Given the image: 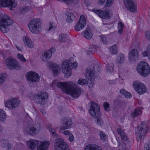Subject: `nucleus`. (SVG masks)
<instances>
[{
	"instance_id": "1",
	"label": "nucleus",
	"mask_w": 150,
	"mask_h": 150,
	"mask_svg": "<svg viewBox=\"0 0 150 150\" xmlns=\"http://www.w3.org/2000/svg\"><path fill=\"white\" fill-rule=\"evenodd\" d=\"M62 89L63 92L70 95L74 98H77L81 93V88L76 86L74 83L71 81L57 82L53 81L51 86L54 87L56 86Z\"/></svg>"
},
{
	"instance_id": "2",
	"label": "nucleus",
	"mask_w": 150,
	"mask_h": 150,
	"mask_svg": "<svg viewBox=\"0 0 150 150\" xmlns=\"http://www.w3.org/2000/svg\"><path fill=\"white\" fill-rule=\"evenodd\" d=\"M73 59L72 58H71L69 60H66L62 63V71L63 73L65 74V76L66 78H68L71 76V69H76L78 67L77 63L74 62L71 64V67H70V64L71 62V61Z\"/></svg>"
},
{
	"instance_id": "3",
	"label": "nucleus",
	"mask_w": 150,
	"mask_h": 150,
	"mask_svg": "<svg viewBox=\"0 0 150 150\" xmlns=\"http://www.w3.org/2000/svg\"><path fill=\"white\" fill-rule=\"evenodd\" d=\"M13 21L5 14H0V29L5 33L8 30V26L12 24Z\"/></svg>"
},
{
	"instance_id": "4",
	"label": "nucleus",
	"mask_w": 150,
	"mask_h": 150,
	"mask_svg": "<svg viewBox=\"0 0 150 150\" xmlns=\"http://www.w3.org/2000/svg\"><path fill=\"white\" fill-rule=\"evenodd\" d=\"M30 30L34 34H38L41 30V24L38 19L32 20L28 24Z\"/></svg>"
},
{
	"instance_id": "5",
	"label": "nucleus",
	"mask_w": 150,
	"mask_h": 150,
	"mask_svg": "<svg viewBox=\"0 0 150 150\" xmlns=\"http://www.w3.org/2000/svg\"><path fill=\"white\" fill-rule=\"evenodd\" d=\"M91 109L89 112L93 117L96 118L97 124L101 125L103 123L101 119L99 117H97L100 115L99 107L93 102H91Z\"/></svg>"
},
{
	"instance_id": "6",
	"label": "nucleus",
	"mask_w": 150,
	"mask_h": 150,
	"mask_svg": "<svg viewBox=\"0 0 150 150\" xmlns=\"http://www.w3.org/2000/svg\"><path fill=\"white\" fill-rule=\"evenodd\" d=\"M137 69L138 72L144 76H146L150 73V68L149 65L143 61L141 62L138 64Z\"/></svg>"
},
{
	"instance_id": "7",
	"label": "nucleus",
	"mask_w": 150,
	"mask_h": 150,
	"mask_svg": "<svg viewBox=\"0 0 150 150\" xmlns=\"http://www.w3.org/2000/svg\"><path fill=\"white\" fill-rule=\"evenodd\" d=\"M5 63L7 68L11 70L15 69L16 70H20L21 67L20 63L16 60L9 57L7 58L5 60Z\"/></svg>"
},
{
	"instance_id": "8",
	"label": "nucleus",
	"mask_w": 150,
	"mask_h": 150,
	"mask_svg": "<svg viewBox=\"0 0 150 150\" xmlns=\"http://www.w3.org/2000/svg\"><path fill=\"white\" fill-rule=\"evenodd\" d=\"M41 129V125L39 123H36L33 125H28L25 128V131L28 134L35 135L38 134Z\"/></svg>"
},
{
	"instance_id": "9",
	"label": "nucleus",
	"mask_w": 150,
	"mask_h": 150,
	"mask_svg": "<svg viewBox=\"0 0 150 150\" xmlns=\"http://www.w3.org/2000/svg\"><path fill=\"white\" fill-rule=\"evenodd\" d=\"M48 98L47 93L45 92H40L35 94L34 96V100L35 102L41 105L44 104L45 100Z\"/></svg>"
},
{
	"instance_id": "10",
	"label": "nucleus",
	"mask_w": 150,
	"mask_h": 150,
	"mask_svg": "<svg viewBox=\"0 0 150 150\" xmlns=\"http://www.w3.org/2000/svg\"><path fill=\"white\" fill-rule=\"evenodd\" d=\"M133 86L135 91L139 95L145 93L146 91L145 85L139 81H134Z\"/></svg>"
},
{
	"instance_id": "11",
	"label": "nucleus",
	"mask_w": 150,
	"mask_h": 150,
	"mask_svg": "<svg viewBox=\"0 0 150 150\" xmlns=\"http://www.w3.org/2000/svg\"><path fill=\"white\" fill-rule=\"evenodd\" d=\"M17 2L16 0H0V7H7L11 9L16 7Z\"/></svg>"
},
{
	"instance_id": "12",
	"label": "nucleus",
	"mask_w": 150,
	"mask_h": 150,
	"mask_svg": "<svg viewBox=\"0 0 150 150\" xmlns=\"http://www.w3.org/2000/svg\"><path fill=\"white\" fill-rule=\"evenodd\" d=\"M54 149L55 150H70L66 143L63 139L60 138H57L56 140Z\"/></svg>"
},
{
	"instance_id": "13",
	"label": "nucleus",
	"mask_w": 150,
	"mask_h": 150,
	"mask_svg": "<svg viewBox=\"0 0 150 150\" xmlns=\"http://www.w3.org/2000/svg\"><path fill=\"white\" fill-rule=\"evenodd\" d=\"M27 80L30 82H36L40 80V76L36 72L30 71L26 74Z\"/></svg>"
},
{
	"instance_id": "14",
	"label": "nucleus",
	"mask_w": 150,
	"mask_h": 150,
	"mask_svg": "<svg viewBox=\"0 0 150 150\" xmlns=\"http://www.w3.org/2000/svg\"><path fill=\"white\" fill-rule=\"evenodd\" d=\"M86 24V20L84 15L81 16L80 19L77 23L75 25L74 28L76 31H79L83 29Z\"/></svg>"
},
{
	"instance_id": "15",
	"label": "nucleus",
	"mask_w": 150,
	"mask_h": 150,
	"mask_svg": "<svg viewBox=\"0 0 150 150\" xmlns=\"http://www.w3.org/2000/svg\"><path fill=\"white\" fill-rule=\"evenodd\" d=\"M125 7L127 9L132 12H135L137 11V4L132 0H124Z\"/></svg>"
},
{
	"instance_id": "16",
	"label": "nucleus",
	"mask_w": 150,
	"mask_h": 150,
	"mask_svg": "<svg viewBox=\"0 0 150 150\" xmlns=\"http://www.w3.org/2000/svg\"><path fill=\"white\" fill-rule=\"evenodd\" d=\"M20 104L18 99L14 98H11L5 103L6 107L10 108H13L17 107Z\"/></svg>"
},
{
	"instance_id": "17",
	"label": "nucleus",
	"mask_w": 150,
	"mask_h": 150,
	"mask_svg": "<svg viewBox=\"0 0 150 150\" xmlns=\"http://www.w3.org/2000/svg\"><path fill=\"white\" fill-rule=\"evenodd\" d=\"M92 11L102 18L108 19L110 18L109 12L108 10L103 11L101 10L93 9H92Z\"/></svg>"
},
{
	"instance_id": "18",
	"label": "nucleus",
	"mask_w": 150,
	"mask_h": 150,
	"mask_svg": "<svg viewBox=\"0 0 150 150\" xmlns=\"http://www.w3.org/2000/svg\"><path fill=\"white\" fill-rule=\"evenodd\" d=\"M140 128H138V130L136 132V134L139 136V137L141 138L142 137L145 135L147 133V131H148L147 126L146 125H144L141 124L139 126Z\"/></svg>"
},
{
	"instance_id": "19",
	"label": "nucleus",
	"mask_w": 150,
	"mask_h": 150,
	"mask_svg": "<svg viewBox=\"0 0 150 150\" xmlns=\"http://www.w3.org/2000/svg\"><path fill=\"white\" fill-rule=\"evenodd\" d=\"M47 64L52 68L53 74L54 75H57L60 72V67L58 65L56 64H53V62H49Z\"/></svg>"
},
{
	"instance_id": "20",
	"label": "nucleus",
	"mask_w": 150,
	"mask_h": 150,
	"mask_svg": "<svg viewBox=\"0 0 150 150\" xmlns=\"http://www.w3.org/2000/svg\"><path fill=\"white\" fill-rule=\"evenodd\" d=\"M71 119L69 118H67L64 120V122L61 126L60 129L64 130L69 129L72 125Z\"/></svg>"
},
{
	"instance_id": "21",
	"label": "nucleus",
	"mask_w": 150,
	"mask_h": 150,
	"mask_svg": "<svg viewBox=\"0 0 150 150\" xmlns=\"http://www.w3.org/2000/svg\"><path fill=\"white\" fill-rule=\"evenodd\" d=\"M39 141L37 140L30 139L27 142V145L32 149H35L39 144Z\"/></svg>"
},
{
	"instance_id": "22",
	"label": "nucleus",
	"mask_w": 150,
	"mask_h": 150,
	"mask_svg": "<svg viewBox=\"0 0 150 150\" xmlns=\"http://www.w3.org/2000/svg\"><path fill=\"white\" fill-rule=\"evenodd\" d=\"M52 55V51L51 49L47 51H45L42 55L41 59L43 61H46L51 58Z\"/></svg>"
},
{
	"instance_id": "23",
	"label": "nucleus",
	"mask_w": 150,
	"mask_h": 150,
	"mask_svg": "<svg viewBox=\"0 0 150 150\" xmlns=\"http://www.w3.org/2000/svg\"><path fill=\"white\" fill-rule=\"evenodd\" d=\"M50 144V142L49 141H41L37 150H47Z\"/></svg>"
},
{
	"instance_id": "24",
	"label": "nucleus",
	"mask_w": 150,
	"mask_h": 150,
	"mask_svg": "<svg viewBox=\"0 0 150 150\" xmlns=\"http://www.w3.org/2000/svg\"><path fill=\"white\" fill-rule=\"evenodd\" d=\"M139 57L138 50L135 49L132 50L129 52V59L130 60H135Z\"/></svg>"
},
{
	"instance_id": "25",
	"label": "nucleus",
	"mask_w": 150,
	"mask_h": 150,
	"mask_svg": "<svg viewBox=\"0 0 150 150\" xmlns=\"http://www.w3.org/2000/svg\"><path fill=\"white\" fill-rule=\"evenodd\" d=\"M84 150H102L101 147L96 144H92L87 145Z\"/></svg>"
},
{
	"instance_id": "26",
	"label": "nucleus",
	"mask_w": 150,
	"mask_h": 150,
	"mask_svg": "<svg viewBox=\"0 0 150 150\" xmlns=\"http://www.w3.org/2000/svg\"><path fill=\"white\" fill-rule=\"evenodd\" d=\"M24 43L25 45L29 48H33L34 47L33 43L28 37H26L23 39Z\"/></svg>"
},
{
	"instance_id": "27",
	"label": "nucleus",
	"mask_w": 150,
	"mask_h": 150,
	"mask_svg": "<svg viewBox=\"0 0 150 150\" xmlns=\"http://www.w3.org/2000/svg\"><path fill=\"white\" fill-rule=\"evenodd\" d=\"M83 35L85 38L87 39L90 40L92 37L93 34L91 30L87 29L83 32Z\"/></svg>"
},
{
	"instance_id": "28",
	"label": "nucleus",
	"mask_w": 150,
	"mask_h": 150,
	"mask_svg": "<svg viewBox=\"0 0 150 150\" xmlns=\"http://www.w3.org/2000/svg\"><path fill=\"white\" fill-rule=\"evenodd\" d=\"M141 109H143V108H137L134 110V111L131 113V116L133 117H135L141 115L142 113Z\"/></svg>"
},
{
	"instance_id": "29",
	"label": "nucleus",
	"mask_w": 150,
	"mask_h": 150,
	"mask_svg": "<svg viewBox=\"0 0 150 150\" xmlns=\"http://www.w3.org/2000/svg\"><path fill=\"white\" fill-rule=\"evenodd\" d=\"M93 72V69H88L86 74V77L88 79H93V77H94Z\"/></svg>"
},
{
	"instance_id": "30",
	"label": "nucleus",
	"mask_w": 150,
	"mask_h": 150,
	"mask_svg": "<svg viewBox=\"0 0 150 150\" xmlns=\"http://www.w3.org/2000/svg\"><path fill=\"white\" fill-rule=\"evenodd\" d=\"M67 17L66 18V21L71 23L75 19V16L73 13L70 12L67 13Z\"/></svg>"
},
{
	"instance_id": "31",
	"label": "nucleus",
	"mask_w": 150,
	"mask_h": 150,
	"mask_svg": "<svg viewBox=\"0 0 150 150\" xmlns=\"http://www.w3.org/2000/svg\"><path fill=\"white\" fill-rule=\"evenodd\" d=\"M117 131L121 137L122 139L124 140H127L128 139L127 137L124 132V131L121 128H118L117 129Z\"/></svg>"
},
{
	"instance_id": "32",
	"label": "nucleus",
	"mask_w": 150,
	"mask_h": 150,
	"mask_svg": "<svg viewBox=\"0 0 150 150\" xmlns=\"http://www.w3.org/2000/svg\"><path fill=\"white\" fill-rule=\"evenodd\" d=\"M2 144H3V147L5 148L7 150H9L12 147V146L8 143L7 140H3L1 142Z\"/></svg>"
},
{
	"instance_id": "33",
	"label": "nucleus",
	"mask_w": 150,
	"mask_h": 150,
	"mask_svg": "<svg viewBox=\"0 0 150 150\" xmlns=\"http://www.w3.org/2000/svg\"><path fill=\"white\" fill-rule=\"evenodd\" d=\"M124 59L125 56L124 55L122 54H119L117 57V62L119 64H122L124 62Z\"/></svg>"
},
{
	"instance_id": "34",
	"label": "nucleus",
	"mask_w": 150,
	"mask_h": 150,
	"mask_svg": "<svg viewBox=\"0 0 150 150\" xmlns=\"http://www.w3.org/2000/svg\"><path fill=\"white\" fill-rule=\"evenodd\" d=\"M96 50V48L93 45L90 46L89 47L88 50H86V53L88 54H93Z\"/></svg>"
},
{
	"instance_id": "35",
	"label": "nucleus",
	"mask_w": 150,
	"mask_h": 150,
	"mask_svg": "<svg viewBox=\"0 0 150 150\" xmlns=\"http://www.w3.org/2000/svg\"><path fill=\"white\" fill-rule=\"evenodd\" d=\"M114 65L112 63L108 64L107 66L106 70L109 73L112 72L114 70Z\"/></svg>"
},
{
	"instance_id": "36",
	"label": "nucleus",
	"mask_w": 150,
	"mask_h": 150,
	"mask_svg": "<svg viewBox=\"0 0 150 150\" xmlns=\"http://www.w3.org/2000/svg\"><path fill=\"white\" fill-rule=\"evenodd\" d=\"M110 52L112 54H115L117 53V47L115 45L110 47Z\"/></svg>"
},
{
	"instance_id": "37",
	"label": "nucleus",
	"mask_w": 150,
	"mask_h": 150,
	"mask_svg": "<svg viewBox=\"0 0 150 150\" xmlns=\"http://www.w3.org/2000/svg\"><path fill=\"white\" fill-rule=\"evenodd\" d=\"M6 75L4 73L0 74V85H1L6 80Z\"/></svg>"
},
{
	"instance_id": "38",
	"label": "nucleus",
	"mask_w": 150,
	"mask_h": 150,
	"mask_svg": "<svg viewBox=\"0 0 150 150\" xmlns=\"http://www.w3.org/2000/svg\"><path fill=\"white\" fill-rule=\"evenodd\" d=\"M59 40L61 42H64L67 39V35H66L62 33L59 37Z\"/></svg>"
},
{
	"instance_id": "39",
	"label": "nucleus",
	"mask_w": 150,
	"mask_h": 150,
	"mask_svg": "<svg viewBox=\"0 0 150 150\" xmlns=\"http://www.w3.org/2000/svg\"><path fill=\"white\" fill-rule=\"evenodd\" d=\"M6 115L5 112L2 109H0V120L4 121L6 118Z\"/></svg>"
},
{
	"instance_id": "40",
	"label": "nucleus",
	"mask_w": 150,
	"mask_h": 150,
	"mask_svg": "<svg viewBox=\"0 0 150 150\" xmlns=\"http://www.w3.org/2000/svg\"><path fill=\"white\" fill-rule=\"evenodd\" d=\"M47 129L50 131L51 133V134L53 137H57V134L54 129H52L50 127H48Z\"/></svg>"
},
{
	"instance_id": "41",
	"label": "nucleus",
	"mask_w": 150,
	"mask_h": 150,
	"mask_svg": "<svg viewBox=\"0 0 150 150\" xmlns=\"http://www.w3.org/2000/svg\"><path fill=\"white\" fill-rule=\"evenodd\" d=\"M124 25L121 22H119L118 23V28L119 33L120 34L122 33L123 32V28L124 27Z\"/></svg>"
},
{
	"instance_id": "42",
	"label": "nucleus",
	"mask_w": 150,
	"mask_h": 150,
	"mask_svg": "<svg viewBox=\"0 0 150 150\" xmlns=\"http://www.w3.org/2000/svg\"><path fill=\"white\" fill-rule=\"evenodd\" d=\"M114 2V0H106L105 7H108L111 6Z\"/></svg>"
},
{
	"instance_id": "43",
	"label": "nucleus",
	"mask_w": 150,
	"mask_h": 150,
	"mask_svg": "<svg viewBox=\"0 0 150 150\" xmlns=\"http://www.w3.org/2000/svg\"><path fill=\"white\" fill-rule=\"evenodd\" d=\"M100 139L103 141L105 140L107 137V136L101 131H100Z\"/></svg>"
},
{
	"instance_id": "44",
	"label": "nucleus",
	"mask_w": 150,
	"mask_h": 150,
	"mask_svg": "<svg viewBox=\"0 0 150 150\" xmlns=\"http://www.w3.org/2000/svg\"><path fill=\"white\" fill-rule=\"evenodd\" d=\"M78 83L80 85H86L88 83V81L85 79H81L78 80Z\"/></svg>"
},
{
	"instance_id": "45",
	"label": "nucleus",
	"mask_w": 150,
	"mask_h": 150,
	"mask_svg": "<svg viewBox=\"0 0 150 150\" xmlns=\"http://www.w3.org/2000/svg\"><path fill=\"white\" fill-rule=\"evenodd\" d=\"M17 57L21 61L25 62L26 61V60L24 57L23 55L18 53L17 54Z\"/></svg>"
},
{
	"instance_id": "46",
	"label": "nucleus",
	"mask_w": 150,
	"mask_h": 150,
	"mask_svg": "<svg viewBox=\"0 0 150 150\" xmlns=\"http://www.w3.org/2000/svg\"><path fill=\"white\" fill-rule=\"evenodd\" d=\"M144 35L146 39L150 41V31H147L145 32Z\"/></svg>"
},
{
	"instance_id": "47",
	"label": "nucleus",
	"mask_w": 150,
	"mask_h": 150,
	"mask_svg": "<svg viewBox=\"0 0 150 150\" xmlns=\"http://www.w3.org/2000/svg\"><path fill=\"white\" fill-rule=\"evenodd\" d=\"M29 8L26 7H23L21 9V12L24 13L28 11H29Z\"/></svg>"
},
{
	"instance_id": "48",
	"label": "nucleus",
	"mask_w": 150,
	"mask_h": 150,
	"mask_svg": "<svg viewBox=\"0 0 150 150\" xmlns=\"http://www.w3.org/2000/svg\"><path fill=\"white\" fill-rule=\"evenodd\" d=\"M100 37L102 41L103 42V43L104 44H107V40L105 36L104 35L101 36Z\"/></svg>"
},
{
	"instance_id": "49",
	"label": "nucleus",
	"mask_w": 150,
	"mask_h": 150,
	"mask_svg": "<svg viewBox=\"0 0 150 150\" xmlns=\"http://www.w3.org/2000/svg\"><path fill=\"white\" fill-rule=\"evenodd\" d=\"M69 140L70 142H72L74 141V137L73 134L71 133L69 136Z\"/></svg>"
},
{
	"instance_id": "50",
	"label": "nucleus",
	"mask_w": 150,
	"mask_h": 150,
	"mask_svg": "<svg viewBox=\"0 0 150 150\" xmlns=\"http://www.w3.org/2000/svg\"><path fill=\"white\" fill-rule=\"evenodd\" d=\"M103 106L105 110H108V108L109 107V105L107 102H105L103 104Z\"/></svg>"
},
{
	"instance_id": "51",
	"label": "nucleus",
	"mask_w": 150,
	"mask_h": 150,
	"mask_svg": "<svg viewBox=\"0 0 150 150\" xmlns=\"http://www.w3.org/2000/svg\"><path fill=\"white\" fill-rule=\"evenodd\" d=\"M125 98H130L131 96V94L128 92L127 91L126 93L124 96Z\"/></svg>"
},
{
	"instance_id": "52",
	"label": "nucleus",
	"mask_w": 150,
	"mask_h": 150,
	"mask_svg": "<svg viewBox=\"0 0 150 150\" xmlns=\"http://www.w3.org/2000/svg\"><path fill=\"white\" fill-rule=\"evenodd\" d=\"M71 133L69 130H66L64 131L63 134L65 135L69 136Z\"/></svg>"
},
{
	"instance_id": "53",
	"label": "nucleus",
	"mask_w": 150,
	"mask_h": 150,
	"mask_svg": "<svg viewBox=\"0 0 150 150\" xmlns=\"http://www.w3.org/2000/svg\"><path fill=\"white\" fill-rule=\"evenodd\" d=\"M126 92L127 91L124 89H121L120 91V93L123 96L124 95L125 93H126Z\"/></svg>"
},
{
	"instance_id": "54",
	"label": "nucleus",
	"mask_w": 150,
	"mask_h": 150,
	"mask_svg": "<svg viewBox=\"0 0 150 150\" xmlns=\"http://www.w3.org/2000/svg\"><path fill=\"white\" fill-rule=\"evenodd\" d=\"M146 49L147 51L148 52L149 56V59L150 60V45H148Z\"/></svg>"
},
{
	"instance_id": "55",
	"label": "nucleus",
	"mask_w": 150,
	"mask_h": 150,
	"mask_svg": "<svg viewBox=\"0 0 150 150\" xmlns=\"http://www.w3.org/2000/svg\"><path fill=\"white\" fill-rule=\"evenodd\" d=\"M148 54H149V52L147 50V51H145L142 53V55L144 57L148 56Z\"/></svg>"
},
{
	"instance_id": "56",
	"label": "nucleus",
	"mask_w": 150,
	"mask_h": 150,
	"mask_svg": "<svg viewBox=\"0 0 150 150\" xmlns=\"http://www.w3.org/2000/svg\"><path fill=\"white\" fill-rule=\"evenodd\" d=\"M105 0H99L98 3L99 4H103L105 2Z\"/></svg>"
},
{
	"instance_id": "57",
	"label": "nucleus",
	"mask_w": 150,
	"mask_h": 150,
	"mask_svg": "<svg viewBox=\"0 0 150 150\" xmlns=\"http://www.w3.org/2000/svg\"><path fill=\"white\" fill-rule=\"evenodd\" d=\"M53 28V26L52 25V24L51 23H50L49 24V28L48 29V30L50 31L52 29V28Z\"/></svg>"
},
{
	"instance_id": "58",
	"label": "nucleus",
	"mask_w": 150,
	"mask_h": 150,
	"mask_svg": "<svg viewBox=\"0 0 150 150\" xmlns=\"http://www.w3.org/2000/svg\"><path fill=\"white\" fill-rule=\"evenodd\" d=\"M16 47H17V49H18V50H19V51H21V48H20V47H17V46H16Z\"/></svg>"
},
{
	"instance_id": "59",
	"label": "nucleus",
	"mask_w": 150,
	"mask_h": 150,
	"mask_svg": "<svg viewBox=\"0 0 150 150\" xmlns=\"http://www.w3.org/2000/svg\"><path fill=\"white\" fill-rule=\"evenodd\" d=\"M2 130V128L1 127V126L0 125V132Z\"/></svg>"
}]
</instances>
